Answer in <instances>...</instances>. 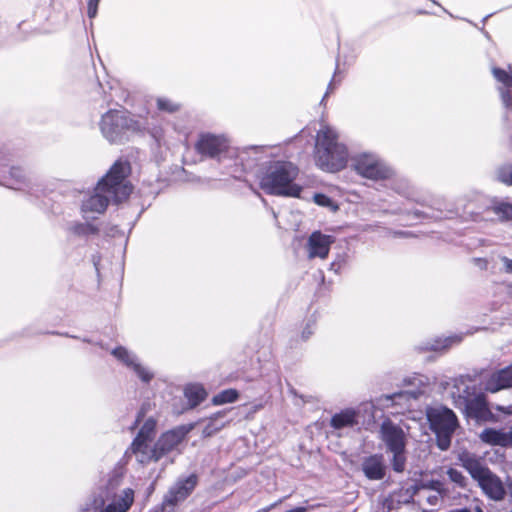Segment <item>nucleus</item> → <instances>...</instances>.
<instances>
[{
  "label": "nucleus",
  "instance_id": "f257e3e1",
  "mask_svg": "<svg viewBox=\"0 0 512 512\" xmlns=\"http://www.w3.org/2000/svg\"><path fill=\"white\" fill-rule=\"evenodd\" d=\"M130 165L126 161H116L107 174L98 182L94 194L82 203L85 217L90 214L103 213L110 202L121 203L132 192V185L127 181Z\"/></svg>",
  "mask_w": 512,
  "mask_h": 512
},
{
  "label": "nucleus",
  "instance_id": "f03ea898",
  "mask_svg": "<svg viewBox=\"0 0 512 512\" xmlns=\"http://www.w3.org/2000/svg\"><path fill=\"white\" fill-rule=\"evenodd\" d=\"M314 159L316 165L326 172H338L345 168L348 150L338 141V134L332 127L323 126L317 132Z\"/></svg>",
  "mask_w": 512,
  "mask_h": 512
},
{
  "label": "nucleus",
  "instance_id": "7ed1b4c3",
  "mask_svg": "<svg viewBox=\"0 0 512 512\" xmlns=\"http://www.w3.org/2000/svg\"><path fill=\"white\" fill-rule=\"evenodd\" d=\"M459 462L477 482L483 494L490 500L500 502L507 494L506 486L502 479L492 472L483 460L475 454L462 452L459 454Z\"/></svg>",
  "mask_w": 512,
  "mask_h": 512
},
{
  "label": "nucleus",
  "instance_id": "20e7f679",
  "mask_svg": "<svg viewBox=\"0 0 512 512\" xmlns=\"http://www.w3.org/2000/svg\"><path fill=\"white\" fill-rule=\"evenodd\" d=\"M298 172L291 162H273L262 175L260 187L268 194L299 197L302 188L294 183Z\"/></svg>",
  "mask_w": 512,
  "mask_h": 512
},
{
  "label": "nucleus",
  "instance_id": "39448f33",
  "mask_svg": "<svg viewBox=\"0 0 512 512\" xmlns=\"http://www.w3.org/2000/svg\"><path fill=\"white\" fill-rule=\"evenodd\" d=\"M426 416L431 430L436 434L437 446L447 450L451 445L452 435L458 427V420L454 412L443 406L429 407Z\"/></svg>",
  "mask_w": 512,
  "mask_h": 512
},
{
  "label": "nucleus",
  "instance_id": "423d86ee",
  "mask_svg": "<svg viewBox=\"0 0 512 512\" xmlns=\"http://www.w3.org/2000/svg\"><path fill=\"white\" fill-rule=\"evenodd\" d=\"M142 125L125 111L110 110L102 116L100 129L103 136L112 143L121 141L128 132L141 130Z\"/></svg>",
  "mask_w": 512,
  "mask_h": 512
},
{
  "label": "nucleus",
  "instance_id": "0eeeda50",
  "mask_svg": "<svg viewBox=\"0 0 512 512\" xmlns=\"http://www.w3.org/2000/svg\"><path fill=\"white\" fill-rule=\"evenodd\" d=\"M380 439L393 457L391 464L396 472H403L406 464V435L403 429L390 420L383 421L380 426Z\"/></svg>",
  "mask_w": 512,
  "mask_h": 512
},
{
  "label": "nucleus",
  "instance_id": "6e6552de",
  "mask_svg": "<svg viewBox=\"0 0 512 512\" xmlns=\"http://www.w3.org/2000/svg\"><path fill=\"white\" fill-rule=\"evenodd\" d=\"M195 149L203 157L218 161L235 154V150L230 147L229 140L225 136L211 133L201 134L195 144Z\"/></svg>",
  "mask_w": 512,
  "mask_h": 512
},
{
  "label": "nucleus",
  "instance_id": "1a4fd4ad",
  "mask_svg": "<svg viewBox=\"0 0 512 512\" xmlns=\"http://www.w3.org/2000/svg\"><path fill=\"white\" fill-rule=\"evenodd\" d=\"M198 484V477L191 474L185 478L178 479L175 484L170 487L162 502L164 512H173L175 507L182 503L194 491Z\"/></svg>",
  "mask_w": 512,
  "mask_h": 512
},
{
  "label": "nucleus",
  "instance_id": "9d476101",
  "mask_svg": "<svg viewBox=\"0 0 512 512\" xmlns=\"http://www.w3.org/2000/svg\"><path fill=\"white\" fill-rule=\"evenodd\" d=\"M353 167L358 174L369 179H384L391 174L390 169L372 155L362 154L353 159Z\"/></svg>",
  "mask_w": 512,
  "mask_h": 512
},
{
  "label": "nucleus",
  "instance_id": "9b49d317",
  "mask_svg": "<svg viewBox=\"0 0 512 512\" xmlns=\"http://www.w3.org/2000/svg\"><path fill=\"white\" fill-rule=\"evenodd\" d=\"M334 241L335 239L331 235L323 234L320 231L313 232L307 241L308 258L326 259L330 251V246Z\"/></svg>",
  "mask_w": 512,
  "mask_h": 512
},
{
  "label": "nucleus",
  "instance_id": "f8f14e48",
  "mask_svg": "<svg viewBox=\"0 0 512 512\" xmlns=\"http://www.w3.org/2000/svg\"><path fill=\"white\" fill-rule=\"evenodd\" d=\"M134 501V491L127 488L122 491L119 499L109 504L106 508L104 506V500L102 498L95 499L93 508H86L83 512H126Z\"/></svg>",
  "mask_w": 512,
  "mask_h": 512
},
{
  "label": "nucleus",
  "instance_id": "ddd939ff",
  "mask_svg": "<svg viewBox=\"0 0 512 512\" xmlns=\"http://www.w3.org/2000/svg\"><path fill=\"white\" fill-rule=\"evenodd\" d=\"M112 354L121 361L127 367L133 369L136 375L143 382H150L154 377L153 373L149 371L146 367L142 366L138 361L134 354L130 353L126 348L119 346L116 347Z\"/></svg>",
  "mask_w": 512,
  "mask_h": 512
},
{
  "label": "nucleus",
  "instance_id": "4468645a",
  "mask_svg": "<svg viewBox=\"0 0 512 512\" xmlns=\"http://www.w3.org/2000/svg\"><path fill=\"white\" fill-rule=\"evenodd\" d=\"M187 430L184 427L169 430L163 433L156 441V448L161 459L172 452L185 438Z\"/></svg>",
  "mask_w": 512,
  "mask_h": 512
},
{
  "label": "nucleus",
  "instance_id": "2eb2a0df",
  "mask_svg": "<svg viewBox=\"0 0 512 512\" xmlns=\"http://www.w3.org/2000/svg\"><path fill=\"white\" fill-rule=\"evenodd\" d=\"M465 412L468 417L480 422H487L493 419L484 395L480 394L474 398H465Z\"/></svg>",
  "mask_w": 512,
  "mask_h": 512
},
{
  "label": "nucleus",
  "instance_id": "dca6fc26",
  "mask_svg": "<svg viewBox=\"0 0 512 512\" xmlns=\"http://www.w3.org/2000/svg\"><path fill=\"white\" fill-rule=\"evenodd\" d=\"M153 441L134 439L130 451L135 455L136 460L141 464H148L150 462H157L160 460L159 454L156 448V444L151 446Z\"/></svg>",
  "mask_w": 512,
  "mask_h": 512
},
{
  "label": "nucleus",
  "instance_id": "f3484780",
  "mask_svg": "<svg viewBox=\"0 0 512 512\" xmlns=\"http://www.w3.org/2000/svg\"><path fill=\"white\" fill-rule=\"evenodd\" d=\"M510 387H512V366L493 373L485 384V389L492 393Z\"/></svg>",
  "mask_w": 512,
  "mask_h": 512
},
{
  "label": "nucleus",
  "instance_id": "a211bd4d",
  "mask_svg": "<svg viewBox=\"0 0 512 512\" xmlns=\"http://www.w3.org/2000/svg\"><path fill=\"white\" fill-rule=\"evenodd\" d=\"M362 470L370 480H381L385 476V466L382 455H371L364 459Z\"/></svg>",
  "mask_w": 512,
  "mask_h": 512
},
{
  "label": "nucleus",
  "instance_id": "6ab92c4d",
  "mask_svg": "<svg viewBox=\"0 0 512 512\" xmlns=\"http://www.w3.org/2000/svg\"><path fill=\"white\" fill-rule=\"evenodd\" d=\"M479 437L482 442L489 445L512 446L511 428L508 431L486 428Z\"/></svg>",
  "mask_w": 512,
  "mask_h": 512
},
{
  "label": "nucleus",
  "instance_id": "aec40b11",
  "mask_svg": "<svg viewBox=\"0 0 512 512\" xmlns=\"http://www.w3.org/2000/svg\"><path fill=\"white\" fill-rule=\"evenodd\" d=\"M358 424V412L352 408H347L332 416L330 425L334 429H343L353 427Z\"/></svg>",
  "mask_w": 512,
  "mask_h": 512
},
{
  "label": "nucleus",
  "instance_id": "412c9836",
  "mask_svg": "<svg viewBox=\"0 0 512 512\" xmlns=\"http://www.w3.org/2000/svg\"><path fill=\"white\" fill-rule=\"evenodd\" d=\"M184 395L187 398L190 407H196L207 397V392L201 384H188L184 388Z\"/></svg>",
  "mask_w": 512,
  "mask_h": 512
},
{
  "label": "nucleus",
  "instance_id": "4be33fe9",
  "mask_svg": "<svg viewBox=\"0 0 512 512\" xmlns=\"http://www.w3.org/2000/svg\"><path fill=\"white\" fill-rule=\"evenodd\" d=\"M9 176H3L2 184L12 189H21L24 184L25 175L20 167H12L8 171Z\"/></svg>",
  "mask_w": 512,
  "mask_h": 512
},
{
  "label": "nucleus",
  "instance_id": "5701e85b",
  "mask_svg": "<svg viewBox=\"0 0 512 512\" xmlns=\"http://www.w3.org/2000/svg\"><path fill=\"white\" fill-rule=\"evenodd\" d=\"M156 435V421L153 418H148L141 429L139 430L135 439L153 441Z\"/></svg>",
  "mask_w": 512,
  "mask_h": 512
},
{
  "label": "nucleus",
  "instance_id": "b1692460",
  "mask_svg": "<svg viewBox=\"0 0 512 512\" xmlns=\"http://www.w3.org/2000/svg\"><path fill=\"white\" fill-rule=\"evenodd\" d=\"M239 397V393L235 389H226L215 395L212 399L213 404L223 405L226 403H233Z\"/></svg>",
  "mask_w": 512,
  "mask_h": 512
},
{
  "label": "nucleus",
  "instance_id": "393cba45",
  "mask_svg": "<svg viewBox=\"0 0 512 512\" xmlns=\"http://www.w3.org/2000/svg\"><path fill=\"white\" fill-rule=\"evenodd\" d=\"M492 74L494 78L502 83L505 87L512 88V67L509 66V71L493 67Z\"/></svg>",
  "mask_w": 512,
  "mask_h": 512
},
{
  "label": "nucleus",
  "instance_id": "a878e982",
  "mask_svg": "<svg viewBox=\"0 0 512 512\" xmlns=\"http://www.w3.org/2000/svg\"><path fill=\"white\" fill-rule=\"evenodd\" d=\"M497 179L506 185L512 186V164L501 165L496 172Z\"/></svg>",
  "mask_w": 512,
  "mask_h": 512
},
{
  "label": "nucleus",
  "instance_id": "bb28decb",
  "mask_svg": "<svg viewBox=\"0 0 512 512\" xmlns=\"http://www.w3.org/2000/svg\"><path fill=\"white\" fill-rule=\"evenodd\" d=\"M447 475L451 482L455 483L460 488H465L467 486V478L462 474L461 471L455 468H449L447 470Z\"/></svg>",
  "mask_w": 512,
  "mask_h": 512
},
{
  "label": "nucleus",
  "instance_id": "cd10ccee",
  "mask_svg": "<svg viewBox=\"0 0 512 512\" xmlns=\"http://www.w3.org/2000/svg\"><path fill=\"white\" fill-rule=\"evenodd\" d=\"M494 212L502 220H512V204L501 203L494 207Z\"/></svg>",
  "mask_w": 512,
  "mask_h": 512
},
{
  "label": "nucleus",
  "instance_id": "c85d7f7f",
  "mask_svg": "<svg viewBox=\"0 0 512 512\" xmlns=\"http://www.w3.org/2000/svg\"><path fill=\"white\" fill-rule=\"evenodd\" d=\"M461 341V337L459 336H453L445 338L444 340L437 339L431 346L429 347L431 350H439L442 348H447L453 343H458Z\"/></svg>",
  "mask_w": 512,
  "mask_h": 512
},
{
  "label": "nucleus",
  "instance_id": "c756f323",
  "mask_svg": "<svg viewBox=\"0 0 512 512\" xmlns=\"http://www.w3.org/2000/svg\"><path fill=\"white\" fill-rule=\"evenodd\" d=\"M157 107L161 111L173 113L179 110L180 106L177 103L172 102L169 99L159 98L157 100Z\"/></svg>",
  "mask_w": 512,
  "mask_h": 512
},
{
  "label": "nucleus",
  "instance_id": "7c9ffc66",
  "mask_svg": "<svg viewBox=\"0 0 512 512\" xmlns=\"http://www.w3.org/2000/svg\"><path fill=\"white\" fill-rule=\"evenodd\" d=\"M314 202L323 207H329L333 211H336L338 209V206L334 204V202L325 194L322 193H316L313 196Z\"/></svg>",
  "mask_w": 512,
  "mask_h": 512
},
{
  "label": "nucleus",
  "instance_id": "2f4dec72",
  "mask_svg": "<svg viewBox=\"0 0 512 512\" xmlns=\"http://www.w3.org/2000/svg\"><path fill=\"white\" fill-rule=\"evenodd\" d=\"M74 233L76 234H88V233H96L97 229L89 224H78L73 228Z\"/></svg>",
  "mask_w": 512,
  "mask_h": 512
},
{
  "label": "nucleus",
  "instance_id": "473e14b6",
  "mask_svg": "<svg viewBox=\"0 0 512 512\" xmlns=\"http://www.w3.org/2000/svg\"><path fill=\"white\" fill-rule=\"evenodd\" d=\"M100 0H89L88 1V16L94 18L97 14L98 4Z\"/></svg>",
  "mask_w": 512,
  "mask_h": 512
},
{
  "label": "nucleus",
  "instance_id": "72a5a7b5",
  "mask_svg": "<svg viewBox=\"0 0 512 512\" xmlns=\"http://www.w3.org/2000/svg\"><path fill=\"white\" fill-rule=\"evenodd\" d=\"M501 98L504 106L512 110V95L509 91L501 90Z\"/></svg>",
  "mask_w": 512,
  "mask_h": 512
},
{
  "label": "nucleus",
  "instance_id": "f704fd0d",
  "mask_svg": "<svg viewBox=\"0 0 512 512\" xmlns=\"http://www.w3.org/2000/svg\"><path fill=\"white\" fill-rule=\"evenodd\" d=\"M500 260L502 261V263L504 265V271L506 273L512 274V259H510L506 256H501Z\"/></svg>",
  "mask_w": 512,
  "mask_h": 512
},
{
  "label": "nucleus",
  "instance_id": "c9c22d12",
  "mask_svg": "<svg viewBox=\"0 0 512 512\" xmlns=\"http://www.w3.org/2000/svg\"><path fill=\"white\" fill-rule=\"evenodd\" d=\"M506 486V491L509 494L510 499L512 500V478L507 479Z\"/></svg>",
  "mask_w": 512,
  "mask_h": 512
},
{
  "label": "nucleus",
  "instance_id": "e433bc0d",
  "mask_svg": "<svg viewBox=\"0 0 512 512\" xmlns=\"http://www.w3.org/2000/svg\"><path fill=\"white\" fill-rule=\"evenodd\" d=\"M404 396H405L404 393H395L392 396H385L384 400L385 401H391V400L396 399V398H403Z\"/></svg>",
  "mask_w": 512,
  "mask_h": 512
},
{
  "label": "nucleus",
  "instance_id": "4c0bfd02",
  "mask_svg": "<svg viewBox=\"0 0 512 512\" xmlns=\"http://www.w3.org/2000/svg\"><path fill=\"white\" fill-rule=\"evenodd\" d=\"M147 409H146V406L143 405L139 411V414H138V417L136 419V423H139L142 419V417H144L145 413H146Z\"/></svg>",
  "mask_w": 512,
  "mask_h": 512
},
{
  "label": "nucleus",
  "instance_id": "58836bf2",
  "mask_svg": "<svg viewBox=\"0 0 512 512\" xmlns=\"http://www.w3.org/2000/svg\"><path fill=\"white\" fill-rule=\"evenodd\" d=\"M213 432H214V429H212L211 424H208V425L204 428V430H203V434H204L205 436H210V435H212V433H213Z\"/></svg>",
  "mask_w": 512,
  "mask_h": 512
},
{
  "label": "nucleus",
  "instance_id": "ea45409f",
  "mask_svg": "<svg viewBox=\"0 0 512 512\" xmlns=\"http://www.w3.org/2000/svg\"><path fill=\"white\" fill-rule=\"evenodd\" d=\"M428 502L431 504V505H435L437 504L438 502V496L437 495H434V496H431L428 498Z\"/></svg>",
  "mask_w": 512,
  "mask_h": 512
},
{
  "label": "nucleus",
  "instance_id": "a19ab883",
  "mask_svg": "<svg viewBox=\"0 0 512 512\" xmlns=\"http://www.w3.org/2000/svg\"><path fill=\"white\" fill-rule=\"evenodd\" d=\"M332 89H333V80L329 83L328 90H327L326 94L324 95L322 102L325 100L327 95L332 91Z\"/></svg>",
  "mask_w": 512,
  "mask_h": 512
},
{
  "label": "nucleus",
  "instance_id": "79ce46f5",
  "mask_svg": "<svg viewBox=\"0 0 512 512\" xmlns=\"http://www.w3.org/2000/svg\"><path fill=\"white\" fill-rule=\"evenodd\" d=\"M310 334H312V331H310V330H309V331H307V329H306V330H304V331H303V334H302L303 339H308V337H309V335H310Z\"/></svg>",
  "mask_w": 512,
  "mask_h": 512
},
{
  "label": "nucleus",
  "instance_id": "37998d69",
  "mask_svg": "<svg viewBox=\"0 0 512 512\" xmlns=\"http://www.w3.org/2000/svg\"><path fill=\"white\" fill-rule=\"evenodd\" d=\"M250 149H253L255 151H262L264 149V146H252Z\"/></svg>",
  "mask_w": 512,
  "mask_h": 512
},
{
  "label": "nucleus",
  "instance_id": "c03bdc74",
  "mask_svg": "<svg viewBox=\"0 0 512 512\" xmlns=\"http://www.w3.org/2000/svg\"><path fill=\"white\" fill-rule=\"evenodd\" d=\"M474 512H483V510L481 508L477 507Z\"/></svg>",
  "mask_w": 512,
  "mask_h": 512
}]
</instances>
